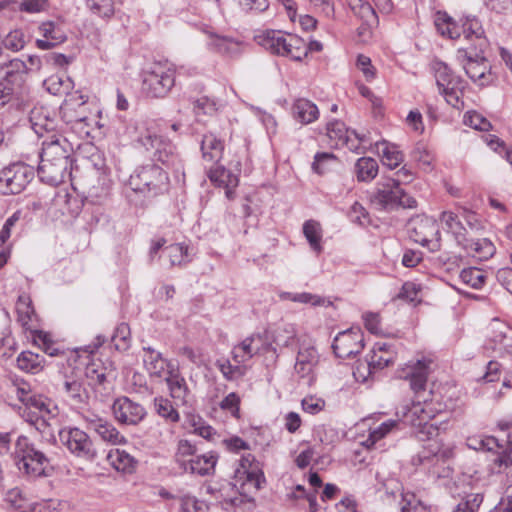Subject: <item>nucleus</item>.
<instances>
[{
    "label": "nucleus",
    "instance_id": "36",
    "mask_svg": "<svg viewBox=\"0 0 512 512\" xmlns=\"http://www.w3.org/2000/svg\"><path fill=\"white\" fill-rule=\"evenodd\" d=\"M112 181L106 175H101L96 182L89 188L86 200L93 205H103L111 195Z\"/></svg>",
    "mask_w": 512,
    "mask_h": 512
},
{
    "label": "nucleus",
    "instance_id": "27",
    "mask_svg": "<svg viewBox=\"0 0 512 512\" xmlns=\"http://www.w3.org/2000/svg\"><path fill=\"white\" fill-rule=\"evenodd\" d=\"M165 381L169 390L171 398H173L177 405H186L188 403L187 397L190 390L186 383L185 378L181 375L178 368L174 365L169 368Z\"/></svg>",
    "mask_w": 512,
    "mask_h": 512
},
{
    "label": "nucleus",
    "instance_id": "4",
    "mask_svg": "<svg viewBox=\"0 0 512 512\" xmlns=\"http://www.w3.org/2000/svg\"><path fill=\"white\" fill-rule=\"evenodd\" d=\"M128 186L145 198H154L168 191L169 177L157 164H145L137 167L130 175Z\"/></svg>",
    "mask_w": 512,
    "mask_h": 512
},
{
    "label": "nucleus",
    "instance_id": "43",
    "mask_svg": "<svg viewBox=\"0 0 512 512\" xmlns=\"http://www.w3.org/2000/svg\"><path fill=\"white\" fill-rule=\"evenodd\" d=\"M61 120L71 130L80 134L88 135V119L86 116L76 114L69 104H65L60 108Z\"/></svg>",
    "mask_w": 512,
    "mask_h": 512
},
{
    "label": "nucleus",
    "instance_id": "14",
    "mask_svg": "<svg viewBox=\"0 0 512 512\" xmlns=\"http://www.w3.org/2000/svg\"><path fill=\"white\" fill-rule=\"evenodd\" d=\"M196 28L208 36L206 45L209 50L229 58L238 57L243 51V42L231 36L216 33L206 23L195 24Z\"/></svg>",
    "mask_w": 512,
    "mask_h": 512
},
{
    "label": "nucleus",
    "instance_id": "15",
    "mask_svg": "<svg viewBox=\"0 0 512 512\" xmlns=\"http://www.w3.org/2000/svg\"><path fill=\"white\" fill-rule=\"evenodd\" d=\"M364 348V337L359 327L339 332L332 343L335 355L341 359H348L359 354Z\"/></svg>",
    "mask_w": 512,
    "mask_h": 512
},
{
    "label": "nucleus",
    "instance_id": "30",
    "mask_svg": "<svg viewBox=\"0 0 512 512\" xmlns=\"http://www.w3.org/2000/svg\"><path fill=\"white\" fill-rule=\"evenodd\" d=\"M12 386L16 397L24 406L28 407H42L47 399L35 393L32 385L21 377H14L12 379Z\"/></svg>",
    "mask_w": 512,
    "mask_h": 512
},
{
    "label": "nucleus",
    "instance_id": "64",
    "mask_svg": "<svg viewBox=\"0 0 512 512\" xmlns=\"http://www.w3.org/2000/svg\"><path fill=\"white\" fill-rule=\"evenodd\" d=\"M111 340L117 350H126L129 347L130 328L126 323H120L115 328Z\"/></svg>",
    "mask_w": 512,
    "mask_h": 512
},
{
    "label": "nucleus",
    "instance_id": "41",
    "mask_svg": "<svg viewBox=\"0 0 512 512\" xmlns=\"http://www.w3.org/2000/svg\"><path fill=\"white\" fill-rule=\"evenodd\" d=\"M223 150V142L213 133L203 135L201 141V152L204 160L209 162H218L222 158Z\"/></svg>",
    "mask_w": 512,
    "mask_h": 512
},
{
    "label": "nucleus",
    "instance_id": "25",
    "mask_svg": "<svg viewBox=\"0 0 512 512\" xmlns=\"http://www.w3.org/2000/svg\"><path fill=\"white\" fill-rule=\"evenodd\" d=\"M319 355L311 344H301L294 365L295 372L301 378H307L310 383L313 379V371L318 363Z\"/></svg>",
    "mask_w": 512,
    "mask_h": 512
},
{
    "label": "nucleus",
    "instance_id": "48",
    "mask_svg": "<svg viewBox=\"0 0 512 512\" xmlns=\"http://www.w3.org/2000/svg\"><path fill=\"white\" fill-rule=\"evenodd\" d=\"M40 411L39 418L34 420L32 427L35 428L43 436H52L53 431L51 428L50 420L55 417V407L51 408V403L48 401L44 402V408L34 407Z\"/></svg>",
    "mask_w": 512,
    "mask_h": 512
},
{
    "label": "nucleus",
    "instance_id": "40",
    "mask_svg": "<svg viewBox=\"0 0 512 512\" xmlns=\"http://www.w3.org/2000/svg\"><path fill=\"white\" fill-rule=\"evenodd\" d=\"M292 111L294 118L302 124L312 123L319 117L318 107L312 101L304 98L294 102Z\"/></svg>",
    "mask_w": 512,
    "mask_h": 512
},
{
    "label": "nucleus",
    "instance_id": "11",
    "mask_svg": "<svg viewBox=\"0 0 512 512\" xmlns=\"http://www.w3.org/2000/svg\"><path fill=\"white\" fill-rule=\"evenodd\" d=\"M62 445L75 457L92 461L97 456L96 448L90 436L75 426H65L59 430Z\"/></svg>",
    "mask_w": 512,
    "mask_h": 512
},
{
    "label": "nucleus",
    "instance_id": "35",
    "mask_svg": "<svg viewBox=\"0 0 512 512\" xmlns=\"http://www.w3.org/2000/svg\"><path fill=\"white\" fill-rule=\"evenodd\" d=\"M307 55L306 41L295 34L288 33L285 38V44L282 45L278 56L287 57L294 61H302Z\"/></svg>",
    "mask_w": 512,
    "mask_h": 512
},
{
    "label": "nucleus",
    "instance_id": "21",
    "mask_svg": "<svg viewBox=\"0 0 512 512\" xmlns=\"http://www.w3.org/2000/svg\"><path fill=\"white\" fill-rule=\"evenodd\" d=\"M71 164L40 159L38 176L43 183L57 186L63 183L71 175Z\"/></svg>",
    "mask_w": 512,
    "mask_h": 512
},
{
    "label": "nucleus",
    "instance_id": "49",
    "mask_svg": "<svg viewBox=\"0 0 512 512\" xmlns=\"http://www.w3.org/2000/svg\"><path fill=\"white\" fill-rule=\"evenodd\" d=\"M44 358L31 351H23L17 357V366L27 373L36 374L44 367Z\"/></svg>",
    "mask_w": 512,
    "mask_h": 512
},
{
    "label": "nucleus",
    "instance_id": "16",
    "mask_svg": "<svg viewBox=\"0 0 512 512\" xmlns=\"http://www.w3.org/2000/svg\"><path fill=\"white\" fill-rule=\"evenodd\" d=\"M353 15L361 21L357 29L362 41H368L372 36V30L378 27L379 18L375 8L366 0H345Z\"/></svg>",
    "mask_w": 512,
    "mask_h": 512
},
{
    "label": "nucleus",
    "instance_id": "56",
    "mask_svg": "<svg viewBox=\"0 0 512 512\" xmlns=\"http://www.w3.org/2000/svg\"><path fill=\"white\" fill-rule=\"evenodd\" d=\"M216 367L228 381L236 380L244 376L246 373V368L244 365H239L238 363L232 364L227 359L217 360Z\"/></svg>",
    "mask_w": 512,
    "mask_h": 512
},
{
    "label": "nucleus",
    "instance_id": "23",
    "mask_svg": "<svg viewBox=\"0 0 512 512\" xmlns=\"http://www.w3.org/2000/svg\"><path fill=\"white\" fill-rule=\"evenodd\" d=\"M141 357L144 369L153 378H163L165 372L173 366L168 359L163 357L161 352L150 345L142 346Z\"/></svg>",
    "mask_w": 512,
    "mask_h": 512
},
{
    "label": "nucleus",
    "instance_id": "33",
    "mask_svg": "<svg viewBox=\"0 0 512 512\" xmlns=\"http://www.w3.org/2000/svg\"><path fill=\"white\" fill-rule=\"evenodd\" d=\"M2 69L5 70L2 80L13 87H21L25 83L31 68H28L26 62L23 60L14 58L3 64Z\"/></svg>",
    "mask_w": 512,
    "mask_h": 512
},
{
    "label": "nucleus",
    "instance_id": "47",
    "mask_svg": "<svg viewBox=\"0 0 512 512\" xmlns=\"http://www.w3.org/2000/svg\"><path fill=\"white\" fill-rule=\"evenodd\" d=\"M443 228L451 233L459 245L466 239V229L458 219L457 215L451 211H444L440 217Z\"/></svg>",
    "mask_w": 512,
    "mask_h": 512
},
{
    "label": "nucleus",
    "instance_id": "58",
    "mask_svg": "<svg viewBox=\"0 0 512 512\" xmlns=\"http://www.w3.org/2000/svg\"><path fill=\"white\" fill-rule=\"evenodd\" d=\"M412 159L424 172H430L433 169V156L423 144H417L411 153Z\"/></svg>",
    "mask_w": 512,
    "mask_h": 512
},
{
    "label": "nucleus",
    "instance_id": "52",
    "mask_svg": "<svg viewBox=\"0 0 512 512\" xmlns=\"http://www.w3.org/2000/svg\"><path fill=\"white\" fill-rule=\"evenodd\" d=\"M460 280L473 289H481L487 279L484 271L477 267L465 268L460 272Z\"/></svg>",
    "mask_w": 512,
    "mask_h": 512
},
{
    "label": "nucleus",
    "instance_id": "18",
    "mask_svg": "<svg viewBox=\"0 0 512 512\" xmlns=\"http://www.w3.org/2000/svg\"><path fill=\"white\" fill-rule=\"evenodd\" d=\"M111 409L114 419L119 424L129 426L138 425L147 414L140 403L131 400L127 396L116 398Z\"/></svg>",
    "mask_w": 512,
    "mask_h": 512
},
{
    "label": "nucleus",
    "instance_id": "39",
    "mask_svg": "<svg viewBox=\"0 0 512 512\" xmlns=\"http://www.w3.org/2000/svg\"><path fill=\"white\" fill-rule=\"evenodd\" d=\"M271 343L276 352L283 348H291L296 342V330L292 324H283L271 332Z\"/></svg>",
    "mask_w": 512,
    "mask_h": 512
},
{
    "label": "nucleus",
    "instance_id": "55",
    "mask_svg": "<svg viewBox=\"0 0 512 512\" xmlns=\"http://www.w3.org/2000/svg\"><path fill=\"white\" fill-rule=\"evenodd\" d=\"M90 12L101 18H111L115 13L113 0H85Z\"/></svg>",
    "mask_w": 512,
    "mask_h": 512
},
{
    "label": "nucleus",
    "instance_id": "6",
    "mask_svg": "<svg viewBox=\"0 0 512 512\" xmlns=\"http://www.w3.org/2000/svg\"><path fill=\"white\" fill-rule=\"evenodd\" d=\"M175 67L155 62L143 71L142 91L151 98H163L175 85Z\"/></svg>",
    "mask_w": 512,
    "mask_h": 512
},
{
    "label": "nucleus",
    "instance_id": "37",
    "mask_svg": "<svg viewBox=\"0 0 512 512\" xmlns=\"http://www.w3.org/2000/svg\"><path fill=\"white\" fill-rule=\"evenodd\" d=\"M461 246L466 252L479 260H487L492 257L496 251L495 245L487 238L468 239L466 238Z\"/></svg>",
    "mask_w": 512,
    "mask_h": 512
},
{
    "label": "nucleus",
    "instance_id": "29",
    "mask_svg": "<svg viewBox=\"0 0 512 512\" xmlns=\"http://www.w3.org/2000/svg\"><path fill=\"white\" fill-rule=\"evenodd\" d=\"M208 177L214 185L225 189V196L228 200L234 199L235 189L239 184L237 175L223 166H217L210 169Z\"/></svg>",
    "mask_w": 512,
    "mask_h": 512
},
{
    "label": "nucleus",
    "instance_id": "26",
    "mask_svg": "<svg viewBox=\"0 0 512 512\" xmlns=\"http://www.w3.org/2000/svg\"><path fill=\"white\" fill-rule=\"evenodd\" d=\"M414 241L423 247H427L431 252L440 249V232L435 221L431 219L422 220L417 228L414 229Z\"/></svg>",
    "mask_w": 512,
    "mask_h": 512
},
{
    "label": "nucleus",
    "instance_id": "12",
    "mask_svg": "<svg viewBox=\"0 0 512 512\" xmlns=\"http://www.w3.org/2000/svg\"><path fill=\"white\" fill-rule=\"evenodd\" d=\"M34 168L23 162H15L0 171V192L4 195L21 193L34 178Z\"/></svg>",
    "mask_w": 512,
    "mask_h": 512
},
{
    "label": "nucleus",
    "instance_id": "7",
    "mask_svg": "<svg viewBox=\"0 0 512 512\" xmlns=\"http://www.w3.org/2000/svg\"><path fill=\"white\" fill-rule=\"evenodd\" d=\"M372 202L382 210L391 211L399 207L413 209L417 207L414 197L408 195L398 183L390 177L382 178L376 186Z\"/></svg>",
    "mask_w": 512,
    "mask_h": 512
},
{
    "label": "nucleus",
    "instance_id": "32",
    "mask_svg": "<svg viewBox=\"0 0 512 512\" xmlns=\"http://www.w3.org/2000/svg\"><path fill=\"white\" fill-rule=\"evenodd\" d=\"M452 456L453 449L451 447L440 448L439 446L430 445L429 448L425 447L412 458V464L415 466L429 467L440 460L445 461Z\"/></svg>",
    "mask_w": 512,
    "mask_h": 512
},
{
    "label": "nucleus",
    "instance_id": "9",
    "mask_svg": "<svg viewBox=\"0 0 512 512\" xmlns=\"http://www.w3.org/2000/svg\"><path fill=\"white\" fill-rule=\"evenodd\" d=\"M240 466L245 474V481L241 486L243 492H240L238 496L225 498L223 504L226 506L239 507L245 502H250L252 497L249 494L259 491L262 483L265 482L264 474L255 463V457L252 454L243 455L240 459Z\"/></svg>",
    "mask_w": 512,
    "mask_h": 512
},
{
    "label": "nucleus",
    "instance_id": "38",
    "mask_svg": "<svg viewBox=\"0 0 512 512\" xmlns=\"http://www.w3.org/2000/svg\"><path fill=\"white\" fill-rule=\"evenodd\" d=\"M287 34L280 30H266L256 36V41L271 54L279 55Z\"/></svg>",
    "mask_w": 512,
    "mask_h": 512
},
{
    "label": "nucleus",
    "instance_id": "1",
    "mask_svg": "<svg viewBox=\"0 0 512 512\" xmlns=\"http://www.w3.org/2000/svg\"><path fill=\"white\" fill-rule=\"evenodd\" d=\"M431 363L432 361L425 357L411 361L406 364L402 376L409 382L410 389L418 399L411 407L404 408L403 422L415 428L414 434L421 441L438 436L439 431L445 430L447 427V421L431 422L435 417V413L432 410V402L428 401L425 397H421V394L426 391Z\"/></svg>",
    "mask_w": 512,
    "mask_h": 512
},
{
    "label": "nucleus",
    "instance_id": "22",
    "mask_svg": "<svg viewBox=\"0 0 512 512\" xmlns=\"http://www.w3.org/2000/svg\"><path fill=\"white\" fill-rule=\"evenodd\" d=\"M31 128L39 137L56 133L58 125L56 115L47 107H34L29 115Z\"/></svg>",
    "mask_w": 512,
    "mask_h": 512
},
{
    "label": "nucleus",
    "instance_id": "3",
    "mask_svg": "<svg viewBox=\"0 0 512 512\" xmlns=\"http://www.w3.org/2000/svg\"><path fill=\"white\" fill-rule=\"evenodd\" d=\"M11 456L18 471L29 479L47 476L51 466L48 456L25 435L18 436Z\"/></svg>",
    "mask_w": 512,
    "mask_h": 512
},
{
    "label": "nucleus",
    "instance_id": "19",
    "mask_svg": "<svg viewBox=\"0 0 512 512\" xmlns=\"http://www.w3.org/2000/svg\"><path fill=\"white\" fill-rule=\"evenodd\" d=\"M60 392L71 406L81 408L89 402V391L81 374L66 376Z\"/></svg>",
    "mask_w": 512,
    "mask_h": 512
},
{
    "label": "nucleus",
    "instance_id": "60",
    "mask_svg": "<svg viewBox=\"0 0 512 512\" xmlns=\"http://www.w3.org/2000/svg\"><path fill=\"white\" fill-rule=\"evenodd\" d=\"M403 161V154L397 146L385 144L382 149V163L390 170L395 169Z\"/></svg>",
    "mask_w": 512,
    "mask_h": 512
},
{
    "label": "nucleus",
    "instance_id": "51",
    "mask_svg": "<svg viewBox=\"0 0 512 512\" xmlns=\"http://www.w3.org/2000/svg\"><path fill=\"white\" fill-rule=\"evenodd\" d=\"M399 425V420L388 419L382 422L379 426L370 430L367 439L363 445L367 448L373 447L379 440L383 439L386 435L396 429Z\"/></svg>",
    "mask_w": 512,
    "mask_h": 512
},
{
    "label": "nucleus",
    "instance_id": "17",
    "mask_svg": "<svg viewBox=\"0 0 512 512\" xmlns=\"http://www.w3.org/2000/svg\"><path fill=\"white\" fill-rule=\"evenodd\" d=\"M72 151L73 146L66 137L58 133H53L44 138L39 157L40 159H44L46 162L61 161L71 164Z\"/></svg>",
    "mask_w": 512,
    "mask_h": 512
},
{
    "label": "nucleus",
    "instance_id": "31",
    "mask_svg": "<svg viewBox=\"0 0 512 512\" xmlns=\"http://www.w3.org/2000/svg\"><path fill=\"white\" fill-rule=\"evenodd\" d=\"M217 460L218 456L214 452L196 455L190 458L189 464L182 471L192 475L207 476L214 472Z\"/></svg>",
    "mask_w": 512,
    "mask_h": 512
},
{
    "label": "nucleus",
    "instance_id": "59",
    "mask_svg": "<svg viewBox=\"0 0 512 512\" xmlns=\"http://www.w3.org/2000/svg\"><path fill=\"white\" fill-rule=\"evenodd\" d=\"M83 377L95 392H98L101 388L107 390V377L102 370H98L94 366H88Z\"/></svg>",
    "mask_w": 512,
    "mask_h": 512
},
{
    "label": "nucleus",
    "instance_id": "10",
    "mask_svg": "<svg viewBox=\"0 0 512 512\" xmlns=\"http://www.w3.org/2000/svg\"><path fill=\"white\" fill-rule=\"evenodd\" d=\"M138 142L149 152L153 161L161 162L175 170L181 168V161L175 145L166 137L147 131L139 137Z\"/></svg>",
    "mask_w": 512,
    "mask_h": 512
},
{
    "label": "nucleus",
    "instance_id": "44",
    "mask_svg": "<svg viewBox=\"0 0 512 512\" xmlns=\"http://www.w3.org/2000/svg\"><path fill=\"white\" fill-rule=\"evenodd\" d=\"M109 464L117 471L132 473L135 469L136 460L125 450L112 449L107 455Z\"/></svg>",
    "mask_w": 512,
    "mask_h": 512
},
{
    "label": "nucleus",
    "instance_id": "45",
    "mask_svg": "<svg viewBox=\"0 0 512 512\" xmlns=\"http://www.w3.org/2000/svg\"><path fill=\"white\" fill-rule=\"evenodd\" d=\"M153 407L159 417L167 424H177L180 421V414L174 404L166 397L157 396L153 400Z\"/></svg>",
    "mask_w": 512,
    "mask_h": 512
},
{
    "label": "nucleus",
    "instance_id": "24",
    "mask_svg": "<svg viewBox=\"0 0 512 512\" xmlns=\"http://www.w3.org/2000/svg\"><path fill=\"white\" fill-rule=\"evenodd\" d=\"M38 29L43 39H37L36 46L41 50L52 49L67 40L66 31L60 22L45 21Z\"/></svg>",
    "mask_w": 512,
    "mask_h": 512
},
{
    "label": "nucleus",
    "instance_id": "61",
    "mask_svg": "<svg viewBox=\"0 0 512 512\" xmlns=\"http://www.w3.org/2000/svg\"><path fill=\"white\" fill-rule=\"evenodd\" d=\"M463 122L465 125L479 131L487 132L492 128L490 121L477 111L466 112Z\"/></svg>",
    "mask_w": 512,
    "mask_h": 512
},
{
    "label": "nucleus",
    "instance_id": "5",
    "mask_svg": "<svg viewBox=\"0 0 512 512\" xmlns=\"http://www.w3.org/2000/svg\"><path fill=\"white\" fill-rule=\"evenodd\" d=\"M433 68L439 94L444 97L448 105L457 110L463 109V93L466 88L465 80L456 75L445 62L436 61Z\"/></svg>",
    "mask_w": 512,
    "mask_h": 512
},
{
    "label": "nucleus",
    "instance_id": "46",
    "mask_svg": "<svg viewBox=\"0 0 512 512\" xmlns=\"http://www.w3.org/2000/svg\"><path fill=\"white\" fill-rule=\"evenodd\" d=\"M4 500L15 512H33L34 510L33 503L18 487L9 489L5 494Z\"/></svg>",
    "mask_w": 512,
    "mask_h": 512
},
{
    "label": "nucleus",
    "instance_id": "13",
    "mask_svg": "<svg viewBox=\"0 0 512 512\" xmlns=\"http://www.w3.org/2000/svg\"><path fill=\"white\" fill-rule=\"evenodd\" d=\"M387 343L377 342L371 352L366 356L365 362L360 363L354 371L357 380H367L373 373L384 369L394 362V355Z\"/></svg>",
    "mask_w": 512,
    "mask_h": 512
},
{
    "label": "nucleus",
    "instance_id": "2",
    "mask_svg": "<svg viewBox=\"0 0 512 512\" xmlns=\"http://www.w3.org/2000/svg\"><path fill=\"white\" fill-rule=\"evenodd\" d=\"M434 24L442 36L461 41L462 44L457 50L489 49V40L481 21L476 16H465L461 19V24H458L446 12H438Z\"/></svg>",
    "mask_w": 512,
    "mask_h": 512
},
{
    "label": "nucleus",
    "instance_id": "50",
    "mask_svg": "<svg viewBox=\"0 0 512 512\" xmlns=\"http://www.w3.org/2000/svg\"><path fill=\"white\" fill-rule=\"evenodd\" d=\"M355 172L358 181H372L378 174V163L372 157H361L355 164Z\"/></svg>",
    "mask_w": 512,
    "mask_h": 512
},
{
    "label": "nucleus",
    "instance_id": "62",
    "mask_svg": "<svg viewBox=\"0 0 512 512\" xmlns=\"http://www.w3.org/2000/svg\"><path fill=\"white\" fill-rule=\"evenodd\" d=\"M44 85L47 91L53 95L67 93L72 88V82L68 77L64 79L58 75L49 77L44 81Z\"/></svg>",
    "mask_w": 512,
    "mask_h": 512
},
{
    "label": "nucleus",
    "instance_id": "28",
    "mask_svg": "<svg viewBox=\"0 0 512 512\" xmlns=\"http://www.w3.org/2000/svg\"><path fill=\"white\" fill-rule=\"evenodd\" d=\"M18 321L26 331L32 334L38 331V319L28 294H21L16 302Z\"/></svg>",
    "mask_w": 512,
    "mask_h": 512
},
{
    "label": "nucleus",
    "instance_id": "63",
    "mask_svg": "<svg viewBox=\"0 0 512 512\" xmlns=\"http://www.w3.org/2000/svg\"><path fill=\"white\" fill-rule=\"evenodd\" d=\"M400 501L401 512H425L426 508L413 492H403Z\"/></svg>",
    "mask_w": 512,
    "mask_h": 512
},
{
    "label": "nucleus",
    "instance_id": "34",
    "mask_svg": "<svg viewBox=\"0 0 512 512\" xmlns=\"http://www.w3.org/2000/svg\"><path fill=\"white\" fill-rule=\"evenodd\" d=\"M327 136L332 141L334 147L348 146L351 141L350 135H354L360 142L363 137L359 136L355 131H350L344 122L333 120L327 123Z\"/></svg>",
    "mask_w": 512,
    "mask_h": 512
},
{
    "label": "nucleus",
    "instance_id": "53",
    "mask_svg": "<svg viewBox=\"0 0 512 512\" xmlns=\"http://www.w3.org/2000/svg\"><path fill=\"white\" fill-rule=\"evenodd\" d=\"M197 448L191 443V441L187 439H181L177 444V450L175 453V462L179 466L180 469L186 467L190 458H194L196 456Z\"/></svg>",
    "mask_w": 512,
    "mask_h": 512
},
{
    "label": "nucleus",
    "instance_id": "42",
    "mask_svg": "<svg viewBox=\"0 0 512 512\" xmlns=\"http://www.w3.org/2000/svg\"><path fill=\"white\" fill-rule=\"evenodd\" d=\"M302 231L311 250L314 251L317 255L321 254L323 252V231L321 224L313 219L306 220L303 223Z\"/></svg>",
    "mask_w": 512,
    "mask_h": 512
},
{
    "label": "nucleus",
    "instance_id": "8",
    "mask_svg": "<svg viewBox=\"0 0 512 512\" xmlns=\"http://www.w3.org/2000/svg\"><path fill=\"white\" fill-rule=\"evenodd\" d=\"M488 49L478 50H456V61L463 68L470 80L484 87L493 81L491 67L487 59Z\"/></svg>",
    "mask_w": 512,
    "mask_h": 512
},
{
    "label": "nucleus",
    "instance_id": "57",
    "mask_svg": "<svg viewBox=\"0 0 512 512\" xmlns=\"http://www.w3.org/2000/svg\"><path fill=\"white\" fill-rule=\"evenodd\" d=\"M208 504L197 497L186 494L179 497V512H208Z\"/></svg>",
    "mask_w": 512,
    "mask_h": 512
},
{
    "label": "nucleus",
    "instance_id": "20",
    "mask_svg": "<svg viewBox=\"0 0 512 512\" xmlns=\"http://www.w3.org/2000/svg\"><path fill=\"white\" fill-rule=\"evenodd\" d=\"M84 420L88 429L93 430L105 442L112 445L125 444L126 438L118 431V429L107 419L96 414L84 416Z\"/></svg>",
    "mask_w": 512,
    "mask_h": 512
},
{
    "label": "nucleus",
    "instance_id": "54",
    "mask_svg": "<svg viewBox=\"0 0 512 512\" xmlns=\"http://www.w3.org/2000/svg\"><path fill=\"white\" fill-rule=\"evenodd\" d=\"M164 257L171 266L182 265L188 262V247L180 243L170 244L164 248Z\"/></svg>",
    "mask_w": 512,
    "mask_h": 512
}]
</instances>
